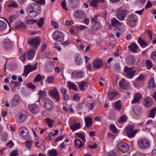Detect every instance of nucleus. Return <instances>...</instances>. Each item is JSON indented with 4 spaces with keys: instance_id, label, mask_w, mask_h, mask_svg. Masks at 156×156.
Wrapping results in <instances>:
<instances>
[{
    "instance_id": "41",
    "label": "nucleus",
    "mask_w": 156,
    "mask_h": 156,
    "mask_svg": "<svg viewBox=\"0 0 156 156\" xmlns=\"http://www.w3.org/2000/svg\"><path fill=\"white\" fill-rule=\"evenodd\" d=\"M46 124L49 127L51 128L54 122V120L49 118H47L45 119Z\"/></svg>"
},
{
    "instance_id": "23",
    "label": "nucleus",
    "mask_w": 156,
    "mask_h": 156,
    "mask_svg": "<svg viewBox=\"0 0 156 156\" xmlns=\"http://www.w3.org/2000/svg\"><path fill=\"white\" fill-rule=\"evenodd\" d=\"M85 122L86 126L87 128H89L92 125L93 120L89 116L86 117L84 119Z\"/></svg>"
},
{
    "instance_id": "25",
    "label": "nucleus",
    "mask_w": 156,
    "mask_h": 156,
    "mask_svg": "<svg viewBox=\"0 0 156 156\" xmlns=\"http://www.w3.org/2000/svg\"><path fill=\"white\" fill-rule=\"evenodd\" d=\"M31 68V65H28L25 66L24 70V72L23 73V75L26 76L31 72H32Z\"/></svg>"
},
{
    "instance_id": "47",
    "label": "nucleus",
    "mask_w": 156,
    "mask_h": 156,
    "mask_svg": "<svg viewBox=\"0 0 156 156\" xmlns=\"http://www.w3.org/2000/svg\"><path fill=\"white\" fill-rule=\"evenodd\" d=\"M156 111V108H154L153 109L151 110L150 111L149 117L150 118H154V114Z\"/></svg>"
},
{
    "instance_id": "62",
    "label": "nucleus",
    "mask_w": 156,
    "mask_h": 156,
    "mask_svg": "<svg viewBox=\"0 0 156 156\" xmlns=\"http://www.w3.org/2000/svg\"><path fill=\"white\" fill-rule=\"evenodd\" d=\"M132 156H146L145 154L139 152L134 153Z\"/></svg>"
},
{
    "instance_id": "56",
    "label": "nucleus",
    "mask_w": 156,
    "mask_h": 156,
    "mask_svg": "<svg viewBox=\"0 0 156 156\" xmlns=\"http://www.w3.org/2000/svg\"><path fill=\"white\" fill-rule=\"evenodd\" d=\"M146 63L148 69L152 67V63L150 60H147Z\"/></svg>"
},
{
    "instance_id": "21",
    "label": "nucleus",
    "mask_w": 156,
    "mask_h": 156,
    "mask_svg": "<svg viewBox=\"0 0 156 156\" xmlns=\"http://www.w3.org/2000/svg\"><path fill=\"white\" fill-rule=\"evenodd\" d=\"M141 97L142 96L140 93H136L135 94L134 98L131 101V103L134 104L136 103H138Z\"/></svg>"
},
{
    "instance_id": "64",
    "label": "nucleus",
    "mask_w": 156,
    "mask_h": 156,
    "mask_svg": "<svg viewBox=\"0 0 156 156\" xmlns=\"http://www.w3.org/2000/svg\"><path fill=\"white\" fill-rule=\"evenodd\" d=\"M106 156H117V155L114 151H111L109 152V154Z\"/></svg>"
},
{
    "instance_id": "33",
    "label": "nucleus",
    "mask_w": 156,
    "mask_h": 156,
    "mask_svg": "<svg viewBox=\"0 0 156 156\" xmlns=\"http://www.w3.org/2000/svg\"><path fill=\"white\" fill-rule=\"evenodd\" d=\"M112 23L113 26L119 30L121 27L122 24L118 20H112Z\"/></svg>"
},
{
    "instance_id": "7",
    "label": "nucleus",
    "mask_w": 156,
    "mask_h": 156,
    "mask_svg": "<svg viewBox=\"0 0 156 156\" xmlns=\"http://www.w3.org/2000/svg\"><path fill=\"white\" fill-rule=\"evenodd\" d=\"M133 67L128 68L126 66H125L124 69V71L126 73L125 76L127 78L131 79L133 77L135 73L136 70H132Z\"/></svg>"
},
{
    "instance_id": "38",
    "label": "nucleus",
    "mask_w": 156,
    "mask_h": 156,
    "mask_svg": "<svg viewBox=\"0 0 156 156\" xmlns=\"http://www.w3.org/2000/svg\"><path fill=\"white\" fill-rule=\"evenodd\" d=\"M138 42L140 44L141 46L143 48H145L147 46V43L141 37H139V38Z\"/></svg>"
},
{
    "instance_id": "27",
    "label": "nucleus",
    "mask_w": 156,
    "mask_h": 156,
    "mask_svg": "<svg viewBox=\"0 0 156 156\" xmlns=\"http://www.w3.org/2000/svg\"><path fill=\"white\" fill-rule=\"evenodd\" d=\"M36 53L34 50L30 49L28 52L27 58L29 60H30L34 58Z\"/></svg>"
},
{
    "instance_id": "55",
    "label": "nucleus",
    "mask_w": 156,
    "mask_h": 156,
    "mask_svg": "<svg viewBox=\"0 0 156 156\" xmlns=\"http://www.w3.org/2000/svg\"><path fill=\"white\" fill-rule=\"evenodd\" d=\"M8 134L7 133H4L2 135V139L3 141L5 142L7 140V139L8 137Z\"/></svg>"
},
{
    "instance_id": "63",
    "label": "nucleus",
    "mask_w": 156,
    "mask_h": 156,
    "mask_svg": "<svg viewBox=\"0 0 156 156\" xmlns=\"http://www.w3.org/2000/svg\"><path fill=\"white\" fill-rule=\"evenodd\" d=\"M151 57L153 59H156V51H153L151 53Z\"/></svg>"
},
{
    "instance_id": "44",
    "label": "nucleus",
    "mask_w": 156,
    "mask_h": 156,
    "mask_svg": "<svg viewBox=\"0 0 156 156\" xmlns=\"http://www.w3.org/2000/svg\"><path fill=\"white\" fill-rule=\"evenodd\" d=\"M72 6L73 8H76L79 5V2L78 0H71Z\"/></svg>"
},
{
    "instance_id": "59",
    "label": "nucleus",
    "mask_w": 156,
    "mask_h": 156,
    "mask_svg": "<svg viewBox=\"0 0 156 156\" xmlns=\"http://www.w3.org/2000/svg\"><path fill=\"white\" fill-rule=\"evenodd\" d=\"M66 2L65 0H64L61 2V6L65 10H67L68 9L66 6Z\"/></svg>"
},
{
    "instance_id": "39",
    "label": "nucleus",
    "mask_w": 156,
    "mask_h": 156,
    "mask_svg": "<svg viewBox=\"0 0 156 156\" xmlns=\"http://www.w3.org/2000/svg\"><path fill=\"white\" fill-rule=\"evenodd\" d=\"M152 103L151 98L149 97H147L145 100V106L147 107L150 106Z\"/></svg>"
},
{
    "instance_id": "61",
    "label": "nucleus",
    "mask_w": 156,
    "mask_h": 156,
    "mask_svg": "<svg viewBox=\"0 0 156 156\" xmlns=\"http://www.w3.org/2000/svg\"><path fill=\"white\" fill-rule=\"evenodd\" d=\"M27 87L32 89H34L35 88L36 86L31 83H29L27 85Z\"/></svg>"
},
{
    "instance_id": "45",
    "label": "nucleus",
    "mask_w": 156,
    "mask_h": 156,
    "mask_svg": "<svg viewBox=\"0 0 156 156\" xmlns=\"http://www.w3.org/2000/svg\"><path fill=\"white\" fill-rule=\"evenodd\" d=\"M24 24L21 22H20L19 23H16L15 27V29L16 30H17L20 28H24L25 27Z\"/></svg>"
},
{
    "instance_id": "31",
    "label": "nucleus",
    "mask_w": 156,
    "mask_h": 156,
    "mask_svg": "<svg viewBox=\"0 0 156 156\" xmlns=\"http://www.w3.org/2000/svg\"><path fill=\"white\" fill-rule=\"evenodd\" d=\"M104 0H92L90 2V5L93 7L96 8L98 6V4L99 2H103Z\"/></svg>"
},
{
    "instance_id": "8",
    "label": "nucleus",
    "mask_w": 156,
    "mask_h": 156,
    "mask_svg": "<svg viewBox=\"0 0 156 156\" xmlns=\"http://www.w3.org/2000/svg\"><path fill=\"white\" fill-rule=\"evenodd\" d=\"M53 38L56 41L61 42L64 40V38L62 32L56 30L53 33Z\"/></svg>"
},
{
    "instance_id": "10",
    "label": "nucleus",
    "mask_w": 156,
    "mask_h": 156,
    "mask_svg": "<svg viewBox=\"0 0 156 156\" xmlns=\"http://www.w3.org/2000/svg\"><path fill=\"white\" fill-rule=\"evenodd\" d=\"M28 108L31 112L34 114H37L40 112L39 106L36 104L29 105Z\"/></svg>"
},
{
    "instance_id": "12",
    "label": "nucleus",
    "mask_w": 156,
    "mask_h": 156,
    "mask_svg": "<svg viewBox=\"0 0 156 156\" xmlns=\"http://www.w3.org/2000/svg\"><path fill=\"white\" fill-rule=\"evenodd\" d=\"M119 85L121 88L124 90H126L129 87V83L125 79H122L119 82Z\"/></svg>"
},
{
    "instance_id": "60",
    "label": "nucleus",
    "mask_w": 156,
    "mask_h": 156,
    "mask_svg": "<svg viewBox=\"0 0 156 156\" xmlns=\"http://www.w3.org/2000/svg\"><path fill=\"white\" fill-rule=\"evenodd\" d=\"M51 23L55 28H57L58 27V24L56 22L53 20H51Z\"/></svg>"
},
{
    "instance_id": "46",
    "label": "nucleus",
    "mask_w": 156,
    "mask_h": 156,
    "mask_svg": "<svg viewBox=\"0 0 156 156\" xmlns=\"http://www.w3.org/2000/svg\"><path fill=\"white\" fill-rule=\"evenodd\" d=\"M75 134L81 139L82 140L84 143L86 142V140L84 136L83 133H75Z\"/></svg>"
},
{
    "instance_id": "57",
    "label": "nucleus",
    "mask_w": 156,
    "mask_h": 156,
    "mask_svg": "<svg viewBox=\"0 0 156 156\" xmlns=\"http://www.w3.org/2000/svg\"><path fill=\"white\" fill-rule=\"evenodd\" d=\"M69 32L71 34H74L78 32L77 30H76V27L75 29L73 28H71Z\"/></svg>"
},
{
    "instance_id": "3",
    "label": "nucleus",
    "mask_w": 156,
    "mask_h": 156,
    "mask_svg": "<svg viewBox=\"0 0 156 156\" xmlns=\"http://www.w3.org/2000/svg\"><path fill=\"white\" fill-rule=\"evenodd\" d=\"M137 144L140 148L143 150L147 149L151 146L150 141L145 138L139 139L137 142Z\"/></svg>"
},
{
    "instance_id": "13",
    "label": "nucleus",
    "mask_w": 156,
    "mask_h": 156,
    "mask_svg": "<svg viewBox=\"0 0 156 156\" xmlns=\"http://www.w3.org/2000/svg\"><path fill=\"white\" fill-rule=\"evenodd\" d=\"M44 106L48 110H51L53 107L52 101L49 98H45L44 100Z\"/></svg>"
},
{
    "instance_id": "18",
    "label": "nucleus",
    "mask_w": 156,
    "mask_h": 156,
    "mask_svg": "<svg viewBox=\"0 0 156 156\" xmlns=\"http://www.w3.org/2000/svg\"><path fill=\"white\" fill-rule=\"evenodd\" d=\"M117 94V92L116 91H108L107 96L108 100L110 101L113 100L114 98Z\"/></svg>"
},
{
    "instance_id": "43",
    "label": "nucleus",
    "mask_w": 156,
    "mask_h": 156,
    "mask_svg": "<svg viewBox=\"0 0 156 156\" xmlns=\"http://www.w3.org/2000/svg\"><path fill=\"white\" fill-rule=\"evenodd\" d=\"M46 82L48 83H52L54 82V77L52 76H48L46 80Z\"/></svg>"
},
{
    "instance_id": "36",
    "label": "nucleus",
    "mask_w": 156,
    "mask_h": 156,
    "mask_svg": "<svg viewBox=\"0 0 156 156\" xmlns=\"http://www.w3.org/2000/svg\"><path fill=\"white\" fill-rule=\"evenodd\" d=\"M7 27L6 23L2 20H0V30H4Z\"/></svg>"
},
{
    "instance_id": "54",
    "label": "nucleus",
    "mask_w": 156,
    "mask_h": 156,
    "mask_svg": "<svg viewBox=\"0 0 156 156\" xmlns=\"http://www.w3.org/2000/svg\"><path fill=\"white\" fill-rule=\"evenodd\" d=\"M8 7H13L14 8H17L18 7V5L17 3L15 2L10 3L8 5Z\"/></svg>"
},
{
    "instance_id": "1",
    "label": "nucleus",
    "mask_w": 156,
    "mask_h": 156,
    "mask_svg": "<svg viewBox=\"0 0 156 156\" xmlns=\"http://www.w3.org/2000/svg\"><path fill=\"white\" fill-rule=\"evenodd\" d=\"M40 9V5L37 3H32L28 6L27 12L30 17L34 18L39 14Z\"/></svg>"
},
{
    "instance_id": "35",
    "label": "nucleus",
    "mask_w": 156,
    "mask_h": 156,
    "mask_svg": "<svg viewBox=\"0 0 156 156\" xmlns=\"http://www.w3.org/2000/svg\"><path fill=\"white\" fill-rule=\"evenodd\" d=\"M67 86L69 89H73L75 91H76L77 90L76 85L70 82H67Z\"/></svg>"
},
{
    "instance_id": "49",
    "label": "nucleus",
    "mask_w": 156,
    "mask_h": 156,
    "mask_svg": "<svg viewBox=\"0 0 156 156\" xmlns=\"http://www.w3.org/2000/svg\"><path fill=\"white\" fill-rule=\"evenodd\" d=\"M136 20H127V23L128 25L130 26H135L136 24Z\"/></svg>"
},
{
    "instance_id": "50",
    "label": "nucleus",
    "mask_w": 156,
    "mask_h": 156,
    "mask_svg": "<svg viewBox=\"0 0 156 156\" xmlns=\"http://www.w3.org/2000/svg\"><path fill=\"white\" fill-rule=\"evenodd\" d=\"M42 80L41 75L40 74H39L35 77L34 80V82H40Z\"/></svg>"
},
{
    "instance_id": "42",
    "label": "nucleus",
    "mask_w": 156,
    "mask_h": 156,
    "mask_svg": "<svg viewBox=\"0 0 156 156\" xmlns=\"http://www.w3.org/2000/svg\"><path fill=\"white\" fill-rule=\"evenodd\" d=\"M114 106L115 109L119 110L121 108V101L119 100L116 101L115 103Z\"/></svg>"
},
{
    "instance_id": "4",
    "label": "nucleus",
    "mask_w": 156,
    "mask_h": 156,
    "mask_svg": "<svg viewBox=\"0 0 156 156\" xmlns=\"http://www.w3.org/2000/svg\"><path fill=\"white\" fill-rule=\"evenodd\" d=\"M48 95L51 99L57 102L59 101L60 99V94L57 88L54 87L48 91Z\"/></svg>"
},
{
    "instance_id": "34",
    "label": "nucleus",
    "mask_w": 156,
    "mask_h": 156,
    "mask_svg": "<svg viewBox=\"0 0 156 156\" xmlns=\"http://www.w3.org/2000/svg\"><path fill=\"white\" fill-rule=\"evenodd\" d=\"M74 61L76 64L77 65H80L82 62L81 59L79 55H76L74 58Z\"/></svg>"
},
{
    "instance_id": "14",
    "label": "nucleus",
    "mask_w": 156,
    "mask_h": 156,
    "mask_svg": "<svg viewBox=\"0 0 156 156\" xmlns=\"http://www.w3.org/2000/svg\"><path fill=\"white\" fill-rule=\"evenodd\" d=\"M84 76V73L82 71H74L72 72V77L73 78L83 77Z\"/></svg>"
},
{
    "instance_id": "5",
    "label": "nucleus",
    "mask_w": 156,
    "mask_h": 156,
    "mask_svg": "<svg viewBox=\"0 0 156 156\" xmlns=\"http://www.w3.org/2000/svg\"><path fill=\"white\" fill-rule=\"evenodd\" d=\"M19 132L22 138L24 139H28L30 138L28 130L24 127H20L19 129Z\"/></svg>"
},
{
    "instance_id": "29",
    "label": "nucleus",
    "mask_w": 156,
    "mask_h": 156,
    "mask_svg": "<svg viewBox=\"0 0 156 156\" xmlns=\"http://www.w3.org/2000/svg\"><path fill=\"white\" fill-rule=\"evenodd\" d=\"M128 48L130 51L136 52L137 50L138 47L136 44H132L128 46Z\"/></svg>"
},
{
    "instance_id": "28",
    "label": "nucleus",
    "mask_w": 156,
    "mask_h": 156,
    "mask_svg": "<svg viewBox=\"0 0 156 156\" xmlns=\"http://www.w3.org/2000/svg\"><path fill=\"white\" fill-rule=\"evenodd\" d=\"M92 23L94 24L93 26L92 27L93 30L98 29L101 27V25L100 23L96 21V20H91Z\"/></svg>"
},
{
    "instance_id": "40",
    "label": "nucleus",
    "mask_w": 156,
    "mask_h": 156,
    "mask_svg": "<svg viewBox=\"0 0 156 156\" xmlns=\"http://www.w3.org/2000/svg\"><path fill=\"white\" fill-rule=\"evenodd\" d=\"M48 152L50 156H57L58 155L57 152L55 149L49 150Z\"/></svg>"
},
{
    "instance_id": "52",
    "label": "nucleus",
    "mask_w": 156,
    "mask_h": 156,
    "mask_svg": "<svg viewBox=\"0 0 156 156\" xmlns=\"http://www.w3.org/2000/svg\"><path fill=\"white\" fill-rule=\"evenodd\" d=\"M81 95L80 94H76L73 96V99L76 101H78L80 100Z\"/></svg>"
},
{
    "instance_id": "9",
    "label": "nucleus",
    "mask_w": 156,
    "mask_h": 156,
    "mask_svg": "<svg viewBox=\"0 0 156 156\" xmlns=\"http://www.w3.org/2000/svg\"><path fill=\"white\" fill-rule=\"evenodd\" d=\"M117 148L123 153H126L129 150V145L125 142H121L118 143L117 145Z\"/></svg>"
},
{
    "instance_id": "6",
    "label": "nucleus",
    "mask_w": 156,
    "mask_h": 156,
    "mask_svg": "<svg viewBox=\"0 0 156 156\" xmlns=\"http://www.w3.org/2000/svg\"><path fill=\"white\" fill-rule=\"evenodd\" d=\"M27 116V112L25 111H22L16 115V119L20 122H22L26 120Z\"/></svg>"
},
{
    "instance_id": "15",
    "label": "nucleus",
    "mask_w": 156,
    "mask_h": 156,
    "mask_svg": "<svg viewBox=\"0 0 156 156\" xmlns=\"http://www.w3.org/2000/svg\"><path fill=\"white\" fill-rule=\"evenodd\" d=\"M127 13L126 10H118L117 13V16L119 20H123Z\"/></svg>"
},
{
    "instance_id": "24",
    "label": "nucleus",
    "mask_w": 156,
    "mask_h": 156,
    "mask_svg": "<svg viewBox=\"0 0 156 156\" xmlns=\"http://www.w3.org/2000/svg\"><path fill=\"white\" fill-rule=\"evenodd\" d=\"M132 108L133 112L137 115H139L141 113L142 110L141 108L138 105H134L132 107Z\"/></svg>"
},
{
    "instance_id": "11",
    "label": "nucleus",
    "mask_w": 156,
    "mask_h": 156,
    "mask_svg": "<svg viewBox=\"0 0 156 156\" xmlns=\"http://www.w3.org/2000/svg\"><path fill=\"white\" fill-rule=\"evenodd\" d=\"M102 66V62L100 58H96L93 62V67L94 69H97Z\"/></svg>"
},
{
    "instance_id": "58",
    "label": "nucleus",
    "mask_w": 156,
    "mask_h": 156,
    "mask_svg": "<svg viewBox=\"0 0 156 156\" xmlns=\"http://www.w3.org/2000/svg\"><path fill=\"white\" fill-rule=\"evenodd\" d=\"M76 27V30H77L78 32L79 30L82 31L87 28V27L86 26L83 25H81L80 26H78Z\"/></svg>"
},
{
    "instance_id": "17",
    "label": "nucleus",
    "mask_w": 156,
    "mask_h": 156,
    "mask_svg": "<svg viewBox=\"0 0 156 156\" xmlns=\"http://www.w3.org/2000/svg\"><path fill=\"white\" fill-rule=\"evenodd\" d=\"M20 101V98L18 95H15L10 101V103L12 105H16L19 104Z\"/></svg>"
},
{
    "instance_id": "16",
    "label": "nucleus",
    "mask_w": 156,
    "mask_h": 156,
    "mask_svg": "<svg viewBox=\"0 0 156 156\" xmlns=\"http://www.w3.org/2000/svg\"><path fill=\"white\" fill-rule=\"evenodd\" d=\"M29 43L32 46L36 47L37 48L39 45L40 43L39 38H36L31 40Z\"/></svg>"
},
{
    "instance_id": "26",
    "label": "nucleus",
    "mask_w": 156,
    "mask_h": 156,
    "mask_svg": "<svg viewBox=\"0 0 156 156\" xmlns=\"http://www.w3.org/2000/svg\"><path fill=\"white\" fill-rule=\"evenodd\" d=\"M135 61V58L132 55L128 57L126 59V62L127 64L129 65L134 63Z\"/></svg>"
},
{
    "instance_id": "48",
    "label": "nucleus",
    "mask_w": 156,
    "mask_h": 156,
    "mask_svg": "<svg viewBox=\"0 0 156 156\" xmlns=\"http://www.w3.org/2000/svg\"><path fill=\"white\" fill-rule=\"evenodd\" d=\"M127 119V117L126 115H123L120 117L119 121L120 123H123L126 121Z\"/></svg>"
},
{
    "instance_id": "22",
    "label": "nucleus",
    "mask_w": 156,
    "mask_h": 156,
    "mask_svg": "<svg viewBox=\"0 0 156 156\" xmlns=\"http://www.w3.org/2000/svg\"><path fill=\"white\" fill-rule=\"evenodd\" d=\"M81 125L79 123H75L71 125L70 128L73 132L81 128Z\"/></svg>"
},
{
    "instance_id": "53",
    "label": "nucleus",
    "mask_w": 156,
    "mask_h": 156,
    "mask_svg": "<svg viewBox=\"0 0 156 156\" xmlns=\"http://www.w3.org/2000/svg\"><path fill=\"white\" fill-rule=\"evenodd\" d=\"M37 94L41 98L44 97L45 95V93L44 90H40L38 91Z\"/></svg>"
},
{
    "instance_id": "20",
    "label": "nucleus",
    "mask_w": 156,
    "mask_h": 156,
    "mask_svg": "<svg viewBox=\"0 0 156 156\" xmlns=\"http://www.w3.org/2000/svg\"><path fill=\"white\" fill-rule=\"evenodd\" d=\"M74 145L77 148H81L84 146L85 143L82 142L78 139H75L74 140Z\"/></svg>"
},
{
    "instance_id": "2",
    "label": "nucleus",
    "mask_w": 156,
    "mask_h": 156,
    "mask_svg": "<svg viewBox=\"0 0 156 156\" xmlns=\"http://www.w3.org/2000/svg\"><path fill=\"white\" fill-rule=\"evenodd\" d=\"M134 128L133 125L129 124L124 129V131L129 138L133 137L139 130L136 129L133 130Z\"/></svg>"
},
{
    "instance_id": "19",
    "label": "nucleus",
    "mask_w": 156,
    "mask_h": 156,
    "mask_svg": "<svg viewBox=\"0 0 156 156\" xmlns=\"http://www.w3.org/2000/svg\"><path fill=\"white\" fill-rule=\"evenodd\" d=\"M73 15L76 18L81 19L84 16V12L82 10H78L75 12Z\"/></svg>"
},
{
    "instance_id": "37",
    "label": "nucleus",
    "mask_w": 156,
    "mask_h": 156,
    "mask_svg": "<svg viewBox=\"0 0 156 156\" xmlns=\"http://www.w3.org/2000/svg\"><path fill=\"white\" fill-rule=\"evenodd\" d=\"M79 88L81 91L85 90L84 87L87 86V83L84 81H82L78 84Z\"/></svg>"
},
{
    "instance_id": "32",
    "label": "nucleus",
    "mask_w": 156,
    "mask_h": 156,
    "mask_svg": "<svg viewBox=\"0 0 156 156\" xmlns=\"http://www.w3.org/2000/svg\"><path fill=\"white\" fill-rule=\"evenodd\" d=\"M12 45L11 41L8 39H5L4 41V45L5 48L7 49L11 47Z\"/></svg>"
},
{
    "instance_id": "30",
    "label": "nucleus",
    "mask_w": 156,
    "mask_h": 156,
    "mask_svg": "<svg viewBox=\"0 0 156 156\" xmlns=\"http://www.w3.org/2000/svg\"><path fill=\"white\" fill-rule=\"evenodd\" d=\"M148 87L151 89H153L156 87L154 84V78L152 77H151L150 78L148 82Z\"/></svg>"
},
{
    "instance_id": "51",
    "label": "nucleus",
    "mask_w": 156,
    "mask_h": 156,
    "mask_svg": "<svg viewBox=\"0 0 156 156\" xmlns=\"http://www.w3.org/2000/svg\"><path fill=\"white\" fill-rule=\"evenodd\" d=\"M109 127L113 133H115L117 132V129L114 125H111L109 126Z\"/></svg>"
}]
</instances>
